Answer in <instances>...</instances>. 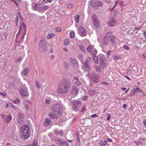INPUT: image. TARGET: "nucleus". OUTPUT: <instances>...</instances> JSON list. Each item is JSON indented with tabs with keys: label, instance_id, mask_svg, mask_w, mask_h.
Wrapping results in <instances>:
<instances>
[{
	"label": "nucleus",
	"instance_id": "a19ab883",
	"mask_svg": "<svg viewBox=\"0 0 146 146\" xmlns=\"http://www.w3.org/2000/svg\"><path fill=\"white\" fill-rule=\"evenodd\" d=\"M37 146V140L36 139H35L33 142V146Z\"/></svg>",
	"mask_w": 146,
	"mask_h": 146
},
{
	"label": "nucleus",
	"instance_id": "f03ea898",
	"mask_svg": "<svg viewBox=\"0 0 146 146\" xmlns=\"http://www.w3.org/2000/svg\"><path fill=\"white\" fill-rule=\"evenodd\" d=\"M29 129V126L27 125H23L21 127L20 130V134L23 139H27L30 137Z\"/></svg>",
	"mask_w": 146,
	"mask_h": 146
},
{
	"label": "nucleus",
	"instance_id": "f704fd0d",
	"mask_svg": "<svg viewBox=\"0 0 146 146\" xmlns=\"http://www.w3.org/2000/svg\"><path fill=\"white\" fill-rule=\"evenodd\" d=\"M55 141L58 144H60V145L61 144V143L62 142L60 139H55Z\"/></svg>",
	"mask_w": 146,
	"mask_h": 146
},
{
	"label": "nucleus",
	"instance_id": "423d86ee",
	"mask_svg": "<svg viewBox=\"0 0 146 146\" xmlns=\"http://www.w3.org/2000/svg\"><path fill=\"white\" fill-rule=\"evenodd\" d=\"M44 41L42 39L40 40L39 45V49L40 52H44L47 51V48L44 46Z\"/></svg>",
	"mask_w": 146,
	"mask_h": 146
},
{
	"label": "nucleus",
	"instance_id": "393cba45",
	"mask_svg": "<svg viewBox=\"0 0 146 146\" xmlns=\"http://www.w3.org/2000/svg\"><path fill=\"white\" fill-rule=\"evenodd\" d=\"M93 58L96 64H98V57L96 55H94L93 56Z\"/></svg>",
	"mask_w": 146,
	"mask_h": 146
},
{
	"label": "nucleus",
	"instance_id": "58836bf2",
	"mask_svg": "<svg viewBox=\"0 0 146 146\" xmlns=\"http://www.w3.org/2000/svg\"><path fill=\"white\" fill-rule=\"evenodd\" d=\"M97 53V51L96 50H94L93 51H92L91 52V54L93 55V56L94 55H96Z\"/></svg>",
	"mask_w": 146,
	"mask_h": 146
},
{
	"label": "nucleus",
	"instance_id": "3c124183",
	"mask_svg": "<svg viewBox=\"0 0 146 146\" xmlns=\"http://www.w3.org/2000/svg\"><path fill=\"white\" fill-rule=\"evenodd\" d=\"M39 10H43V11L45 10L44 9V6H42L41 7L39 6Z\"/></svg>",
	"mask_w": 146,
	"mask_h": 146
},
{
	"label": "nucleus",
	"instance_id": "f8f14e48",
	"mask_svg": "<svg viewBox=\"0 0 146 146\" xmlns=\"http://www.w3.org/2000/svg\"><path fill=\"white\" fill-rule=\"evenodd\" d=\"M20 91V94L23 96H27L28 94V92L26 88H22L20 89L19 90Z\"/></svg>",
	"mask_w": 146,
	"mask_h": 146
},
{
	"label": "nucleus",
	"instance_id": "5fc2aeb1",
	"mask_svg": "<svg viewBox=\"0 0 146 146\" xmlns=\"http://www.w3.org/2000/svg\"><path fill=\"white\" fill-rule=\"evenodd\" d=\"M113 57H114V58L116 60H117L119 58V57L117 56H116L114 55Z\"/></svg>",
	"mask_w": 146,
	"mask_h": 146
},
{
	"label": "nucleus",
	"instance_id": "79ce46f5",
	"mask_svg": "<svg viewBox=\"0 0 146 146\" xmlns=\"http://www.w3.org/2000/svg\"><path fill=\"white\" fill-rule=\"evenodd\" d=\"M106 115L107 117V119L109 121L111 117V115L110 113H108Z\"/></svg>",
	"mask_w": 146,
	"mask_h": 146
},
{
	"label": "nucleus",
	"instance_id": "e2e57ef3",
	"mask_svg": "<svg viewBox=\"0 0 146 146\" xmlns=\"http://www.w3.org/2000/svg\"><path fill=\"white\" fill-rule=\"evenodd\" d=\"M86 108L85 106H84L82 108V110L81 111V112H83L85 110Z\"/></svg>",
	"mask_w": 146,
	"mask_h": 146
},
{
	"label": "nucleus",
	"instance_id": "13d9d810",
	"mask_svg": "<svg viewBox=\"0 0 146 146\" xmlns=\"http://www.w3.org/2000/svg\"><path fill=\"white\" fill-rule=\"evenodd\" d=\"M73 79L74 80H79V78L77 77H76V76H74L73 78Z\"/></svg>",
	"mask_w": 146,
	"mask_h": 146
},
{
	"label": "nucleus",
	"instance_id": "9b49d317",
	"mask_svg": "<svg viewBox=\"0 0 146 146\" xmlns=\"http://www.w3.org/2000/svg\"><path fill=\"white\" fill-rule=\"evenodd\" d=\"M117 22L116 20L114 18H111L108 21V24L111 27H113L115 25Z\"/></svg>",
	"mask_w": 146,
	"mask_h": 146
},
{
	"label": "nucleus",
	"instance_id": "e433bc0d",
	"mask_svg": "<svg viewBox=\"0 0 146 146\" xmlns=\"http://www.w3.org/2000/svg\"><path fill=\"white\" fill-rule=\"evenodd\" d=\"M12 107L13 108H14V106L13 105H12L11 103H8L6 105H5V107L7 108L8 107Z\"/></svg>",
	"mask_w": 146,
	"mask_h": 146
},
{
	"label": "nucleus",
	"instance_id": "7ed1b4c3",
	"mask_svg": "<svg viewBox=\"0 0 146 146\" xmlns=\"http://www.w3.org/2000/svg\"><path fill=\"white\" fill-rule=\"evenodd\" d=\"M51 110L52 112L60 115L63 111L62 106L59 104H54L52 107Z\"/></svg>",
	"mask_w": 146,
	"mask_h": 146
},
{
	"label": "nucleus",
	"instance_id": "052dcab7",
	"mask_svg": "<svg viewBox=\"0 0 146 146\" xmlns=\"http://www.w3.org/2000/svg\"><path fill=\"white\" fill-rule=\"evenodd\" d=\"M111 52V51H109L107 54V55L108 57L109 56H110V53Z\"/></svg>",
	"mask_w": 146,
	"mask_h": 146
},
{
	"label": "nucleus",
	"instance_id": "473e14b6",
	"mask_svg": "<svg viewBox=\"0 0 146 146\" xmlns=\"http://www.w3.org/2000/svg\"><path fill=\"white\" fill-rule=\"evenodd\" d=\"M22 25L23 26L24 29V30H25V33H24V34L23 35V38H24V36L25 35V33H26V32L27 30H26V27L25 25V24L23 22L22 23Z\"/></svg>",
	"mask_w": 146,
	"mask_h": 146
},
{
	"label": "nucleus",
	"instance_id": "a878e982",
	"mask_svg": "<svg viewBox=\"0 0 146 146\" xmlns=\"http://www.w3.org/2000/svg\"><path fill=\"white\" fill-rule=\"evenodd\" d=\"M39 6L37 4H35L33 6V9L34 10H37L38 11L39 10Z\"/></svg>",
	"mask_w": 146,
	"mask_h": 146
},
{
	"label": "nucleus",
	"instance_id": "20e7f679",
	"mask_svg": "<svg viewBox=\"0 0 146 146\" xmlns=\"http://www.w3.org/2000/svg\"><path fill=\"white\" fill-rule=\"evenodd\" d=\"M89 4L91 7L95 10H97L98 7L103 6L102 3L99 0H91L89 1Z\"/></svg>",
	"mask_w": 146,
	"mask_h": 146
},
{
	"label": "nucleus",
	"instance_id": "39448f33",
	"mask_svg": "<svg viewBox=\"0 0 146 146\" xmlns=\"http://www.w3.org/2000/svg\"><path fill=\"white\" fill-rule=\"evenodd\" d=\"M73 109L76 112L78 110V108L82 104L81 101H73L72 102Z\"/></svg>",
	"mask_w": 146,
	"mask_h": 146
},
{
	"label": "nucleus",
	"instance_id": "4468645a",
	"mask_svg": "<svg viewBox=\"0 0 146 146\" xmlns=\"http://www.w3.org/2000/svg\"><path fill=\"white\" fill-rule=\"evenodd\" d=\"M50 113L48 114L49 117L51 119H56L60 115V114H58L57 113Z\"/></svg>",
	"mask_w": 146,
	"mask_h": 146
},
{
	"label": "nucleus",
	"instance_id": "4be33fe9",
	"mask_svg": "<svg viewBox=\"0 0 146 146\" xmlns=\"http://www.w3.org/2000/svg\"><path fill=\"white\" fill-rule=\"evenodd\" d=\"M12 119V116L11 115H8L7 116L6 119V123H10Z\"/></svg>",
	"mask_w": 146,
	"mask_h": 146
},
{
	"label": "nucleus",
	"instance_id": "603ef678",
	"mask_svg": "<svg viewBox=\"0 0 146 146\" xmlns=\"http://www.w3.org/2000/svg\"><path fill=\"white\" fill-rule=\"evenodd\" d=\"M0 94H1V96H3L4 97H5L6 95V94L5 92L0 93Z\"/></svg>",
	"mask_w": 146,
	"mask_h": 146
},
{
	"label": "nucleus",
	"instance_id": "6ab92c4d",
	"mask_svg": "<svg viewBox=\"0 0 146 146\" xmlns=\"http://www.w3.org/2000/svg\"><path fill=\"white\" fill-rule=\"evenodd\" d=\"M17 13L19 14V15L16 16L15 18V21L17 23L16 26H17L18 23L19 19L20 20L22 19V16L21 15L20 13L18 12Z\"/></svg>",
	"mask_w": 146,
	"mask_h": 146
},
{
	"label": "nucleus",
	"instance_id": "a211bd4d",
	"mask_svg": "<svg viewBox=\"0 0 146 146\" xmlns=\"http://www.w3.org/2000/svg\"><path fill=\"white\" fill-rule=\"evenodd\" d=\"M24 117V115L23 114L20 113L18 115V121L19 122H21L23 121V119Z\"/></svg>",
	"mask_w": 146,
	"mask_h": 146
},
{
	"label": "nucleus",
	"instance_id": "8fccbe9b",
	"mask_svg": "<svg viewBox=\"0 0 146 146\" xmlns=\"http://www.w3.org/2000/svg\"><path fill=\"white\" fill-rule=\"evenodd\" d=\"M90 60L88 59H86L85 62V65H87L88 64V63L89 62Z\"/></svg>",
	"mask_w": 146,
	"mask_h": 146
},
{
	"label": "nucleus",
	"instance_id": "6e6552de",
	"mask_svg": "<svg viewBox=\"0 0 146 146\" xmlns=\"http://www.w3.org/2000/svg\"><path fill=\"white\" fill-rule=\"evenodd\" d=\"M91 79L93 82L96 83L99 82V75L95 73H93L91 75Z\"/></svg>",
	"mask_w": 146,
	"mask_h": 146
},
{
	"label": "nucleus",
	"instance_id": "2eb2a0df",
	"mask_svg": "<svg viewBox=\"0 0 146 146\" xmlns=\"http://www.w3.org/2000/svg\"><path fill=\"white\" fill-rule=\"evenodd\" d=\"M109 34V33H107L106 34V36L104 37V38L103 43L106 45H107L109 42V36H108V35Z\"/></svg>",
	"mask_w": 146,
	"mask_h": 146
},
{
	"label": "nucleus",
	"instance_id": "bf43d9fd",
	"mask_svg": "<svg viewBox=\"0 0 146 146\" xmlns=\"http://www.w3.org/2000/svg\"><path fill=\"white\" fill-rule=\"evenodd\" d=\"M91 117H97V115L96 114H95L92 115Z\"/></svg>",
	"mask_w": 146,
	"mask_h": 146
},
{
	"label": "nucleus",
	"instance_id": "c9c22d12",
	"mask_svg": "<svg viewBox=\"0 0 146 146\" xmlns=\"http://www.w3.org/2000/svg\"><path fill=\"white\" fill-rule=\"evenodd\" d=\"M89 92V93L91 94V95H94L96 94V91H94V90H90Z\"/></svg>",
	"mask_w": 146,
	"mask_h": 146
},
{
	"label": "nucleus",
	"instance_id": "f3484780",
	"mask_svg": "<svg viewBox=\"0 0 146 146\" xmlns=\"http://www.w3.org/2000/svg\"><path fill=\"white\" fill-rule=\"evenodd\" d=\"M70 63L71 64H72L75 67H78V64L76 60L72 58H70Z\"/></svg>",
	"mask_w": 146,
	"mask_h": 146
},
{
	"label": "nucleus",
	"instance_id": "c03bdc74",
	"mask_svg": "<svg viewBox=\"0 0 146 146\" xmlns=\"http://www.w3.org/2000/svg\"><path fill=\"white\" fill-rule=\"evenodd\" d=\"M123 48L125 49L126 50H129V48L127 45H124L123 46Z\"/></svg>",
	"mask_w": 146,
	"mask_h": 146
},
{
	"label": "nucleus",
	"instance_id": "6e6d98bb",
	"mask_svg": "<svg viewBox=\"0 0 146 146\" xmlns=\"http://www.w3.org/2000/svg\"><path fill=\"white\" fill-rule=\"evenodd\" d=\"M72 4H70V3H69L68 4V8H72Z\"/></svg>",
	"mask_w": 146,
	"mask_h": 146
},
{
	"label": "nucleus",
	"instance_id": "bb28decb",
	"mask_svg": "<svg viewBox=\"0 0 146 146\" xmlns=\"http://www.w3.org/2000/svg\"><path fill=\"white\" fill-rule=\"evenodd\" d=\"M80 18V16L78 15H76L74 17V19L75 22L76 23H78L79 21V18Z\"/></svg>",
	"mask_w": 146,
	"mask_h": 146
},
{
	"label": "nucleus",
	"instance_id": "5701e85b",
	"mask_svg": "<svg viewBox=\"0 0 146 146\" xmlns=\"http://www.w3.org/2000/svg\"><path fill=\"white\" fill-rule=\"evenodd\" d=\"M93 49V46L90 45L87 48V51L88 52H91Z\"/></svg>",
	"mask_w": 146,
	"mask_h": 146
},
{
	"label": "nucleus",
	"instance_id": "c85d7f7f",
	"mask_svg": "<svg viewBox=\"0 0 146 146\" xmlns=\"http://www.w3.org/2000/svg\"><path fill=\"white\" fill-rule=\"evenodd\" d=\"M47 0H40L39 2V4L40 5H43L44 3H46Z\"/></svg>",
	"mask_w": 146,
	"mask_h": 146
},
{
	"label": "nucleus",
	"instance_id": "72a5a7b5",
	"mask_svg": "<svg viewBox=\"0 0 146 146\" xmlns=\"http://www.w3.org/2000/svg\"><path fill=\"white\" fill-rule=\"evenodd\" d=\"M55 36V35L53 33H50L48 34L47 36V38L48 39H50L52 38L53 36Z\"/></svg>",
	"mask_w": 146,
	"mask_h": 146
},
{
	"label": "nucleus",
	"instance_id": "ddd939ff",
	"mask_svg": "<svg viewBox=\"0 0 146 146\" xmlns=\"http://www.w3.org/2000/svg\"><path fill=\"white\" fill-rule=\"evenodd\" d=\"M79 89L76 86H73L72 87V89L71 92L72 94L74 95H77L78 93Z\"/></svg>",
	"mask_w": 146,
	"mask_h": 146
},
{
	"label": "nucleus",
	"instance_id": "dca6fc26",
	"mask_svg": "<svg viewBox=\"0 0 146 146\" xmlns=\"http://www.w3.org/2000/svg\"><path fill=\"white\" fill-rule=\"evenodd\" d=\"M51 123L50 119L48 118H46L44 122V125L45 127L49 126Z\"/></svg>",
	"mask_w": 146,
	"mask_h": 146
},
{
	"label": "nucleus",
	"instance_id": "ea45409f",
	"mask_svg": "<svg viewBox=\"0 0 146 146\" xmlns=\"http://www.w3.org/2000/svg\"><path fill=\"white\" fill-rule=\"evenodd\" d=\"M39 82L38 81H36V84L35 85L36 87H37L38 88L40 89V85H39Z\"/></svg>",
	"mask_w": 146,
	"mask_h": 146
},
{
	"label": "nucleus",
	"instance_id": "1a4fd4ad",
	"mask_svg": "<svg viewBox=\"0 0 146 146\" xmlns=\"http://www.w3.org/2000/svg\"><path fill=\"white\" fill-rule=\"evenodd\" d=\"M106 58L104 57H101L100 58V66L102 69L104 68L106 66Z\"/></svg>",
	"mask_w": 146,
	"mask_h": 146
},
{
	"label": "nucleus",
	"instance_id": "de8ad7c7",
	"mask_svg": "<svg viewBox=\"0 0 146 146\" xmlns=\"http://www.w3.org/2000/svg\"><path fill=\"white\" fill-rule=\"evenodd\" d=\"M75 82V84L78 86L80 85L81 84V83L80 81H78V80L76 81Z\"/></svg>",
	"mask_w": 146,
	"mask_h": 146
},
{
	"label": "nucleus",
	"instance_id": "69168bd1",
	"mask_svg": "<svg viewBox=\"0 0 146 146\" xmlns=\"http://www.w3.org/2000/svg\"><path fill=\"white\" fill-rule=\"evenodd\" d=\"M91 74H90V73L89 72H88L86 74V76H88L90 78H91Z\"/></svg>",
	"mask_w": 146,
	"mask_h": 146
},
{
	"label": "nucleus",
	"instance_id": "b1692460",
	"mask_svg": "<svg viewBox=\"0 0 146 146\" xmlns=\"http://www.w3.org/2000/svg\"><path fill=\"white\" fill-rule=\"evenodd\" d=\"M29 70L27 68L25 69L22 72L23 74L25 76H26L29 73Z\"/></svg>",
	"mask_w": 146,
	"mask_h": 146
},
{
	"label": "nucleus",
	"instance_id": "4d7b16f0",
	"mask_svg": "<svg viewBox=\"0 0 146 146\" xmlns=\"http://www.w3.org/2000/svg\"><path fill=\"white\" fill-rule=\"evenodd\" d=\"M61 30V29L60 28H58L56 29V31L58 32H60Z\"/></svg>",
	"mask_w": 146,
	"mask_h": 146
},
{
	"label": "nucleus",
	"instance_id": "cd10ccee",
	"mask_svg": "<svg viewBox=\"0 0 146 146\" xmlns=\"http://www.w3.org/2000/svg\"><path fill=\"white\" fill-rule=\"evenodd\" d=\"M107 142L106 141H101L99 143V144L100 145V146H104L107 144Z\"/></svg>",
	"mask_w": 146,
	"mask_h": 146
},
{
	"label": "nucleus",
	"instance_id": "f257e3e1",
	"mask_svg": "<svg viewBox=\"0 0 146 146\" xmlns=\"http://www.w3.org/2000/svg\"><path fill=\"white\" fill-rule=\"evenodd\" d=\"M71 86L72 84L69 80L63 78L58 84L57 92L59 93H66L69 91Z\"/></svg>",
	"mask_w": 146,
	"mask_h": 146
},
{
	"label": "nucleus",
	"instance_id": "0eeeda50",
	"mask_svg": "<svg viewBox=\"0 0 146 146\" xmlns=\"http://www.w3.org/2000/svg\"><path fill=\"white\" fill-rule=\"evenodd\" d=\"M92 18L94 27L96 28H98L99 27V23L98 20V18L96 15L95 14H93L92 17Z\"/></svg>",
	"mask_w": 146,
	"mask_h": 146
},
{
	"label": "nucleus",
	"instance_id": "680f3d73",
	"mask_svg": "<svg viewBox=\"0 0 146 146\" xmlns=\"http://www.w3.org/2000/svg\"><path fill=\"white\" fill-rule=\"evenodd\" d=\"M13 2L16 5L17 7H18V5L17 2L15 1Z\"/></svg>",
	"mask_w": 146,
	"mask_h": 146
},
{
	"label": "nucleus",
	"instance_id": "09e8293b",
	"mask_svg": "<svg viewBox=\"0 0 146 146\" xmlns=\"http://www.w3.org/2000/svg\"><path fill=\"white\" fill-rule=\"evenodd\" d=\"M99 90V88L98 87H96L94 88V90L96 91V94L98 93Z\"/></svg>",
	"mask_w": 146,
	"mask_h": 146
},
{
	"label": "nucleus",
	"instance_id": "aec40b11",
	"mask_svg": "<svg viewBox=\"0 0 146 146\" xmlns=\"http://www.w3.org/2000/svg\"><path fill=\"white\" fill-rule=\"evenodd\" d=\"M55 133L57 135H59L60 136H62L64 134L63 132L61 130L56 129L55 131Z\"/></svg>",
	"mask_w": 146,
	"mask_h": 146
},
{
	"label": "nucleus",
	"instance_id": "412c9836",
	"mask_svg": "<svg viewBox=\"0 0 146 146\" xmlns=\"http://www.w3.org/2000/svg\"><path fill=\"white\" fill-rule=\"evenodd\" d=\"M116 40V38L114 36H112L111 37L110 40L112 45H114L115 44Z\"/></svg>",
	"mask_w": 146,
	"mask_h": 146
},
{
	"label": "nucleus",
	"instance_id": "0e129e2a",
	"mask_svg": "<svg viewBox=\"0 0 146 146\" xmlns=\"http://www.w3.org/2000/svg\"><path fill=\"white\" fill-rule=\"evenodd\" d=\"M25 107L26 108L27 110H29V106L27 105H26L25 106Z\"/></svg>",
	"mask_w": 146,
	"mask_h": 146
},
{
	"label": "nucleus",
	"instance_id": "7c9ffc66",
	"mask_svg": "<svg viewBox=\"0 0 146 146\" xmlns=\"http://www.w3.org/2000/svg\"><path fill=\"white\" fill-rule=\"evenodd\" d=\"M79 48L82 51L84 52L85 53H86V52L85 51V48L84 47L82 46V45H80L79 46Z\"/></svg>",
	"mask_w": 146,
	"mask_h": 146
},
{
	"label": "nucleus",
	"instance_id": "a18cd8bd",
	"mask_svg": "<svg viewBox=\"0 0 146 146\" xmlns=\"http://www.w3.org/2000/svg\"><path fill=\"white\" fill-rule=\"evenodd\" d=\"M22 57H19L17 58L16 61L18 62H20L22 61Z\"/></svg>",
	"mask_w": 146,
	"mask_h": 146
},
{
	"label": "nucleus",
	"instance_id": "9d476101",
	"mask_svg": "<svg viewBox=\"0 0 146 146\" xmlns=\"http://www.w3.org/2000/svg\"><path fill=\"white\" fill-rule=\"evenodd\" d=\"M79 34L81 36H84L86 35L87 31L83 27H79Z\"/></svg>",
	"mask_w": 146,
	"mask_h": 146
},
{
	"label": "nucleus",
	"instance_id": "774afa93",
	"mask_svg": "<svg viewBox=\"0 0 146 146\" xmlns=\"http://www.w3.org/2000/svg\"><path fill=\"white\" fill-rule=\"evenodd\" d=\"M143 123L144 125L146 124V119L143 120Z\"/></svg>",
	"mask_w": 146,
	"mask_h": 146
},
{
	"label": "nucleus",
	"instance_id": "37998d69",
	"mask_svg": "<svg viewBox=\"0 0 146 146\" xmlns=\"http://www.w3.org/2000/svg\"><path fill=\"white\" fill-rule=\"evenodd\" d=\"M64 66L66 69H67L68 68V63L66 62H65L64 64Z\"/></svg>",
	"mask_w": 146,
	"mask_h": 146
},
{
	"label": "nucleus",
	"instance_id": "c756f323",
	"mask_svg": "<svg viewBox=\"0 0 146 146\" xmlns=\"http://www.w3.org/2000/svg\"><path fill=\"white\" fill-rule=\"evenodd\" d=\"M64 44L65 45H68L69 44V41L68 39H65L64 41Z\"/></svg>",
	"mask_w": 146,
	"mask_h": 146
},
{
	"label": "nucleus",
	"instance_id": "338daca9",
	"mask_svg": "<svg viewBox=\"0 0 146 146\" xmlns=\"http://www.w3.org/2000/svg\"><path fill=\"white\" fill-rule=\"evenodd\" d=\"M45 10L47 9L48 8V7L47 6H44Z\"/></svg>",
	"mask_w": 146,
	"mask_h": 146
},
{
	"label": "nucleus",
	"instance_id": "4c0bfd02",
	"mask_svg": "<svg viewBox=\"0 0 146 146\" xmlns=\"http://www.w3.org/2000/svg\"><path fill=\"white\" fill-rule=\"evenodd\" d=\"M70 37L71 38H73L75 36L74 33L73 32H71L70 33Z\"/></svg>",
	"mask_w": 146,
	"mask_h": 146
},
{
	"label": "nucleus",
	"instance_id": "49530a36",
	"mask_svg": "<svg viewBox=\"0 0 146 146\" xmlns=\"http://www.w3.org/2000/svg\"><path fill=\"white\" fill-rule=\"evenodd\" d=\"M85 68H86L87 70H90V68L88 64L87 65H85Z\"/></svg>",
	"mask_w": 146,
	"mask_h": 146
},
{
	"label": "nucleus",
	"instance_id": "2f4dec72",
	"mask_svg": "<svg viewBox=\"0 0 146 146\" xmlns=\"http://www.w3.org/2000/svg\"><path fill=\"white\" fill-rule=\"evenodd\" d=\"M60 145L61 146H68L69 144V143L66 141L65 142L62 141Z\"/></svg>",
	"mask_w": 146,
	"mask_h": 146
},
{
	"label": "nucleus",
	"instance_id": "864d4df0",
	"mask_svg": "<svg viewBox=\"0 0 146 146\" xmlns=\"http://www.w3.org/2000/svg\"><path fill=\"white\" fill-rule=\"evenodd\" d=\"M88 97V96H86L83 97L82 99L83 100H87Z\"/></svg>",
	"mask_w": 146,
	"mask_h": 146
}]
</instances>
